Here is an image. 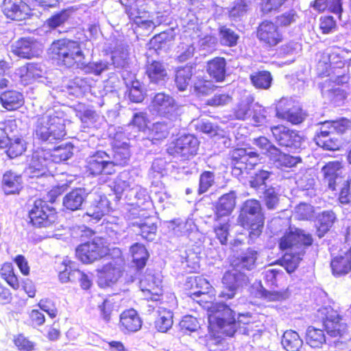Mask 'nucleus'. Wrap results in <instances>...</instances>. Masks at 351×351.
Returning <instances> with one entry per match:
<instances>
[{"label": "nucleus", "mask_w": 351, "mask_h": 351, "mask_svg": "<svg viewBox=\"0 0 351 351\" xmlns=\"http://www.w3.org/2000/svg\"><path fill=\"white\" fill-rule=\"evenodd\" d=\"M169 165L170 164L167 163L165 159L157 158L152 162L150 175L154 178L162 177L167 173V170Z\"/></svg>", "instance_id": "obj_60"}, {"label": "nucleus", "mask_w": 351, "mask_h": 351, "mask_svg": "<svg viewBox=\"0 0 351 351\" xmlns=\"http://www.w3.org/2000/svg\"><path fill=\"white\" fill-rule=\"evenodd\" d=\"M137 185L128 172H123L115 182L114 191L117 195H120L123 192H127L126 195L129 197L131 191Z\"/></svg>", "instance_id": "obj_34"}, {"label": "nucleus", "mask_w": 351, "mask_h": 351, "mask_svg": "<svg viewBox=\"0 0 351 351\" xmlns=\"http://www.w3.org/2000/svg\"><path fill=\"white\" fill-rule=\"evenodd\" d=\"M110 64L107 61L99 60L97 62H90L86 64L83 63L80 65L82 71L86 73L94 74L95 75H99L103 72L109 69Z\"/></svg>", "instance_id": "obj_52"}, {"label": "nucleus", "mask_w": 351, "mask_h": 351, "mask_svg": "<svg viewBox=\"0 0 351 351\" xmlns=\"http://www.w3.org/2000/svg\"><path fill=\"white\" fill-rule=\"evenodd\" d=\"M141 215L145 218L133 223V226L137 228L135 231L138 232L143 239L152 241L155 239L157 229L154 219L145 215V213H142Z\"/></svg>", "instance_id": "obj_27"}, {"label": "nucleus", "mask_w": 351, "mask_h": 351, "mask_svg": "<svg viewBox=\"0 0 351 351\" xmlns=\"http://www.w3.org/2000/svg\"><path fill=\"white\" fill-rule=\"evenodd\" d=\"M0 148H7L6 153L10 158L21 156L26 149V143L21 137H0Z\"/></svg>", "instance_id": "obj_25"}, {"label": "nucleus", "mask_w": 351, "mask_h": 351, "mask_svg": "<svg viewBox=\"0 0 351 351\" xmlns=\"http://www.w3.org/2000/svg\"><path fill=\"white\" fill-rule=\"evenodd\" d=\"M250 80L256 88L267 89L271 86L272 77L269 72L263 71L252 74Z\"/></svg>", "instance_id": "obj_49"}, {"label": "nucleus", "mask_w": 351, "mask_h": 351, "mask_svg": "<svg viewBox=\"0 0 351 351\" xmlns=\"http://www.w3.org/2000/svg\"><path fill=\"white\" fill-rule=\"evenodd\" d=\"M31 222L38 228L51 226L57 219L55 210L50 208L45 201L36 199L29 212Z\"/></svg>", "instance_id": "obj_12"}, {"label": "nucleus", "mask_w": 351, "mask_h": 351, "mask_svg": "<svg viewBox=\"0 0 351 351\" xmlns=\"http://www.w3.org/2000/svg\"><path fill=\"white\" fill-rule=\"evenodd\" d=\"M272 150L273 153L271 152V156L269 159L278 168H291L302 162L300 156H293L285 154L278 147Z\"/></svg>", "instance_id": "obj_28"}, {"label": "nucleus", "mask_w": 351, "mask_h": 351, "mask_svg": "<svg viewBox=\"0 0 351 351\" xmlns=\"http://www.w3.org/2000/svg\"><path fill=\"white\" fill-rule=\"evenodd\" d=\"M110 250L102 238L81 244L76 249L77 257L84 263H92L108 255Z\"/></svg>", "instance_id": "obj_9"}, {"label": "nucleus", "mask_w": 351, "mask_h": 351, "mask_svg": "<svg viewBox=\"0 0 351 351\" xmlns=\"http://www.w3.org/2000/svg\"><path fill=\"white\" fill-rule=\"evenodd\" d=\"M193 87L195 93L197 96L208 95L212 93L215 88V86L212 81L205 79L201 75L195 76Z\"/></svg>", "instance_id": "obj_41"}, {"label": "nucleus", "mask_w": 351, "mask_h": 351, "mask_svg": "<svg viewBox=\"0 0 351 351\" xmlns=\"http://www.w3.org/2000/svg\"><path fill=\"white\" fill-rule=\"evenodd\" d=\"M12 51L22 58H37L43 53L42 45L35 40L21 38L12 45Z\"/></svg>", "instance_id": "obj_16"}, {"label": "nucleus", "mask_w": 351, "mask_h": 351, "mask_svg": "<svg viewBox=\"0 0 351 351\" xmlns=\"http://www.w3.org/2000/svg\"><path fill=\"white\" fill-rule=\"evenodd\" d=\"M173 126L170 122H157L149 129L150 137L153 141H159L167 137L170 128Z\"/></svg>", "instance_id": "obj_46"}, {"label": "nucleus", "mask_w": 351, "mask_h": 351, "mask_svg": "<svg viewBox=\"0 0 351 351\" xmlns=\"http://www.w3.org/2000/svg\"><path fill=\"white\" fill-rule=\"evenodd\" d=\"M3 189L5 194L18 193L21 187V177L12 171L6 172L3 177Z\"/></svg>", "instance_id": "obj_38"}, {"label": "nucleus", "mask_w": 351, "mask_h": 351, "mask_svg": "<svg viewBox=\"0 0 351 351\" xmlns=\"http://www.w3.org/2000/svg\"><path fill=\"white\" fill-rule=\"evenodd\" d=\"M146 73L152 84L164 85L167 78V73L164 65L158 61L148 63L146 68Z\"/></svg>", "instance_id": "obj_31"}, {"label": "nucleus", "mask_w": 351, "mask_h": 351, "mask_svg": "<svg viewBox=\"0 0 351 351\" xmlns=\"http://www.w3.org/2000/svg\"><path fill=\"white\" fill-rule=\"evenodd\" d=\"M232 174L239 176L256 163L258 154L251 149L237 148L230 153Z\"/></svg>", "instance_id": "obj_10"}, {"label": "nucleus", "mask_w": 351, "mask_h": 351, "mask_svg": "<svg viewBox=\"0 0 351 351\" xmlns=\"http://www.w3.org/2000/svg\"><path fill=\"white\" fill-rule=\"evenodd\" d=\"M90 192L85 188L78 187L67 193L63 198V206L67 210H80Z\"/></svg>", "instance_id": "obj_22"}, {"label": "nucleus", "mask_w": 351, "mask_h": 351, "mask_svg": "<svg viewBox=\"0 0 351 351\" xmlns=\"http://www.w3.org/2000/svg\"><path fill=\"white\" fill-rule=\"evenodd\" d=\"M150 111L169 119L176 118L178 106L173 97L163 92L155 94L149 104Z\"/></svg>", "instance_id": "obj_14"}, {"label": "nucleus", "mask_w": 351, "mask_h": 351, "mask_svg": "<svg viewBox=\"0 0 351 351\" xmlns=\"http://www.w3.org/2000/svg\"><path fill=\"white\" fill-rule=\"evenodd\" d=\"M271 172L260 169L251 177L250 185L256 191L263 190L265 185V181L269 178Z\"/></svg>", "instance_id": "obj_53"}, {"label": "nucleus", "mask_w": 351, "mask_h": 351, "mask_svg": "<svg viewBox=\"0 0 351 351\" xmlns=\"http://www.w3.org/2000/svg\"><path fill=\"white\" fill-rule=\"evenodd\" d=\"M306 341L313 348H319L326 343V337L322 330L309 326L306 334Z\"/></svg>", "instance_id": "obj_40"}, {"label": "nucleus", "mask_w": 351, "mask_h": 351, "mask_svg": "<svg viewBox=\"0 0 351 351\" xmlns=\"http://www.w3.org/2000/svg\"><path fill=\"white\" fill-rule=\"evenodd\" d=\"M249 313L241 314L236 322L234 313L225 304L216 302L208 307V320L210 324H216L222 333L232 337L237 332L246 335H254L252 325L250 324Z\"/></svg>", "instance_id": "obj_1"}, {"label": "nucleus", "mask_w": 351, "mask_h": 351, "mask_svg": "<svg viewBox=\"0 0 351 351\" xmlns=\"http://www.w3.org/2000/svg\"><path fill=\"white\" fill-rule=\"evenodd\" d=\"M73 147L71 144L60 145L52 150H48L52 167L55 163H60L69 159L73 155Z\"/></svg>", "instance_id": "obj_37"}, {"label": "nucleus", "mask_w": 351, "mask_h": 351, "mask_svg": "<svg viewBox=\"0 0 351 351\" xmlns=\"http://www.w3.org/2000/svg\"><path fill=\"white\" fill-rule=\"evenodd\" d=\"M350 127V121L347 119H341L336 121H326L321 123L320 130L315 138L324 139L335 132L337 134L343 133Z\"/></svg>", "instance_id": "obj_26"}, {"label": "nucleus", "mask_w": 351, "mask_h": 351, "mask_svg": "<svg viewBox=\"0 0 351 351\" xmlns=\"http://www.w3.org/2000/svg\"><path fill=\"white\" fill-rule=\"evenodd\" d=\"M304 114L302 109L296 105H294L282 119H285L292 124H298L303 121Z\"/></svg>", "instance_id": "obj_64"}, {"label": "nucleus", "mask_w": 351, "mask_h": 351, "mask_svg": "<svg viewBox=\"0 0 351 351\" xmlns=\"http://www.w3.org/2000/svg\"><path fill=\"white\" fill-rule=\"evenodd\" d=\"M113 152V158H111V162L113 163V167L115 168V166L117 165L124 166L128 162L130 152L126 143H123L121 146L115 145L114 147Z\"/></svg>", "instance_id": "obj_44"}, {"label": "nucleus", "mask_w": 351, "mask_h": 351, "mask_svg": "<svg viewBox=\"0 0 351 351\" xmlns=\"http://www.w3.org/2000/svg\"><path fill=\"white\" fill-rule=\"evenodd\" d=\"M53 58L61 61L65 66L71 67L75 64L79 67L83 64L84 56L79 43L76 41L62 39L53 42L51 47Z\"/></svg>", "instance_id": "obj_5"}, {"label": "nucleus", "mask_w": 351, "mask_h": 351, "mask_svg": "<svg viewBox=\"0 0 351 351\" xmlns=\"http://www.w3.org/2000/svg\"><path fill=\"white\" fill-rule=\"evenodd\" d=\"M0 275L12 289L16 290L19 288V282L14 274V267L11 263H5L1 266Z\"/></svg>", "instance_id": "obj_48"}, {"label": "nucleus", "mask_w": 351, "mask_h": 351, "mask_svg": "<svg viewBox=\"0 0 351 351\" xmlns=\"http://www.w3.org/2000/svg\"><path fill=\"white\" fill-rule=\"evenodd\" d=\"M271 132L279 146L291 152H297L301 148L304 138L300 132L291 130L283 125L271 127Z\"/></svg>", "instance_id": "obj_7"}, {"label": "nucleus", "mask_w": 351, "mask_h": 351, "mask_svg": "<svg viewBox=\"0 0 351 351\" xmlns=\"http://www.w3.org/2000/svg\"><path fill=\"white\" fill-rule=\"evenodd\" d=\"M70 12L67 10H63L48 19L47 24L50 28L55 29L63 25L68 20Z\"/></svg>", "instance_id": "obj_61"}, {"label": "nucleus", "mask_w": 351, "mask_h": 351, "mask_svg": "<svg viewBox=\"0 0 351 351\" xmlns=\"http://www.w3.org/2000/svg\"><path fill=\"white\" fill-rule=\"evenodd\" d=\"M296 183L298 186L302 190L309 191L308 195H314L313 188L315 184V180L311 173L306 172L298 178Z\"/></svg>", "instance_id": "obj_57"}, {"label": "nucleus", "mask_w": 351, "mask_h": 351, "mask_svg": "<svg viewBox=\"0 0 351 351\" xmlns=\"http://www.w3.org/2000/svg\"><path fill=\"white\" fill-rule=\"evenodd\" d=\"M1 10L11 20L23 21L29 15L30 9L22 0H3Z\"/></svg>", "instance_id": "obj_18"}, {"label": "nucleus", "mask_w": 351, "mask_h": 351, "mask_svg": "<svg viewBox=\"0 0 351 351\" xmlns=\"http://www.w3.org/2000/svg\"><path fill=\"white\" fill-rule=\"evenodd\" d=\"M312 242L311 237L300 229H296L295 232L291 231L281 238L280 248L282 250L289 251L284 255L281 261L282 265L288 273L293 272L298 267L304 252V246L311 245Z\"/></svg>", "instance_id": "obj_2"}, {"label": "nucleus", "mask_w": 351, "mask_h": 351, "mask_svg": "<svg viewBox=\"0 0 351 351\" xmlns=\"http://www.w3.org/2000/svg\"><path fill=\"white\" fill-rule=\"evenodd\" d=\"M229 224L226 218L217 221L214 230L217 238L222 245L227 243L228 236L229 235Z\"/></svg>", "instance_id": "obj_54"}, {"label": "nucleus", "mask_w": 351, "mask_h": 351, "mask_svg": "<svg viewBox=\"0 0 351 351\" xmlns=\"http://www.w3.org/2000/svg\"><path fill=\"white\" fill-rule=\"evenodd\" d=\"M194 282L195 284V287L197 289V291L191 293V295L194 296V299L195 298L199 297L202 295H206L209 293L212 289V287L209 282L202 276L196 277L194 279Z\"/></svg>", "instance_id": "obj_59"}, {"label": "nucleus", "mask_w": 351, "mask_h": 351, "mask_svg": "<svg viewBox=\"0 0 351 351\" xmlns=\"http://www.w3.org/2000/svg\"><path fill=\"white\" fill-rule=\"evenodd\" d=\"M241 225L250 230L249 236L254 239L258 237L264 224V217L261 206L256 199H247L244 203L239 217Z\"/></svg>", "instance_id": "obj_4"}, {"label": "nucleus", "mask_w": 351, "mask_h": 351, "mask_svg": "<svg viewBox=\"0 0 351 351\" xmlns=\"http://www.w3.org/2000/svg\"><path fill=\"white\" fill-rule=\"evenodd\" d=\"M257 259V252L250 248L243 252L240 256L239 265L242 268L252 270L255 267Z\"/></svg>", "instance_id": "obj_55"}, {"label": "nucleus", "mask_w": 351, "mask_h": 351, "mask_svg": "<svg viewBox=\"0 0 351 351\" xmlns=\"http://www.w3.org/2000/svg\"><path fill=\"white\" fill-rule=\"evenodd\" d=\"M324 183L330 189L336 190L337 184L341 181V165L339 162H330L322 169Z\"/></svg>", "instance_id": "obj_24"}, {"label": "nucleus", "mask_w": 351, "mask_h": 351, "mask_svg": "<svg viewBox=\"0 0 351 351\" xmlns=\"http://www.w3.org/2000/svg\"><path fill=\"white\" fill-rule=\"evenodd\" d=\"M235 199L234 192L226 193L219 199L216 206V221L223 217H227L232 213L235 206Z\"/></svg>", "instance_id": "obj_30"}, {"label": "nucleus", "mask_w": 351, "mask_h": 351, "mask_svg": "<svg viewBox=\"0 0 351 351\" xmlns=\"http://www.w3.org/2000/svg\"><path fill=\"white\" fill-rule=\"evenodd\" d=\"M129 197H134L135 202H132L133 204L136 205L139 208L143 206L141 210L143 213H145V210L151 206L150 197L147 190L139 185H137L131 191Z\"/></svg>", "instance_id": "obj_42"}, {"label": "nucleus", "mask_w": 351, "mask_h": 351, "mask_svg": "<svg viewBox=\"0 0 351 351\" xmlns=\"http://www.w3.org/2000/svg\"><path fill=\"white\" fill-rule=\"evenodd\" d=\"M158 317L155 321V327L158 331L166 332L173 325V313L164 307L159 306L158 309Z\"/></svg>", "instance_id": "obj_39"}, {"label": "nucleus", "mask_w": 351, "mask_h": 351, "mask_svg": "<svg viewBox=\"0 0 351 351\" xmlns=\"http://www.w3.org/2000/svg\"><path fill=\"white\" fill-rule=\"evenodd\" d=\"M263 195L267 208L269 210L276 209L279 203V190L270 186L265 189Z\"/></svg>", "instance_id": "obj_56"}, {"label": "nucleus", "mask_w": 351, "mask_h": 351, "mask_svg": "<svg viewBox=\"0 0 351 351\" xmlns=\"http://www.w3.org/2000/svg\"><path fill=\"white\" fill-rule=\"evenodd\" d=\"M322 138V136H321V138H315V142L318 146L324 149L335 151L339 149L341 146V141L335 136H332V135L324 137V139Z\"/></svg>", "instance_id": "obj_58"}, {"label": "nucleus", "mask_w": 351, "mask_h": 351, "mask_svg": "<svg viewBox=\"0 0 351 351\" xmlns=\"http://www.w3.org/2000/svg\"><path fill=\"white\" fill-rule=\"evenodd\" d=\"M322 315L323 325L330 337L337 338L333 343L336 347L349 339L347 324L342 322L337 311L330 306H326L319 310Z\"/></svg>", "instance_id": "obj_6"}, {"label": "nucleus", "mask_w": 351, "mask_h": 351, "mask_svg": "<svg viewBox=\"0 0 351 351\" xmlns=\"http://www.w3.org/2000/svg\"><path fill=\"white\" fill-rule=\"evenodd\" d=\"M130 252L132 255L133 261L138 267H143L146 264L148 253L145 247L139 243H135L130 247Z\"/></svg>", "instance_id": "obj_51"}, {"label": "nucleus", "mask_w": 351, "mask_h": 351, "mask_svg": "<svg viewBox=\"0 0 351 351\" xmlns=\"http://www.w3.org/2000/svg\"><path fill=\"white\" fill-rule=\"evenodd\" d=\"M226 66V60L217 57L208 62L206 70L210 76L217 82H221L225 78Z\"/></svg>", "instance_id": "obj_33"}, {"label": "nucleus", "mask_w": 351, "mask_h": 351, "mask_svg": "<svg viewBox=\"0 0 351 351\" xmlns=\"http://www.w3.org/2000/svg\"><path fill=\"white\" fill-rule=\"evenodd\" d=\"M123 261L118 258L117 264L110 262L99 271V284L100 286H110L116 282L122 274Z\"/></svg>", "instance_id": "obj_21"}, {"label": "nucleus", "mask_w": 351, "mask_h": 351, "mask_svg": "<svg viewBox=\"0 0 351 351\" xmlns=\"http://www.w3.org/2000/svg\"><path fill=\"white\" fill-rule=\"evenodd\" d=\"M90 197L92 200L86 214L97 221L108 213L110 203L105 195L96 193H90Z\"/></svg>", "instance_id": "obj_20"}, {"label": "nucleus", "mask_w": 351, "mask_h": 351, "mask_svg": "<svg viewBox=\"0 0 351 351\" xmlns=\"http://www.w3.org/2000/svg\"><path fill=\"white\" fill-rule=\"evenodd\" d=\"M141 291L145 293L147 300L157 302L162 294V280L160 275L146 274L140 280Z\"/></svg>", "instance_id": "obj_17"}, {"label": "nucleus", "mask_w": 351, "mask_h": 351, "mask_svg": "<svg viewBox=\"0 0 351 351\" xmlns=\"http://www.w3.org/2000/svg\"><path fill=\"white\" fill-rule=\"evenodd\" d=\"M49 157L48 150L43 149L35 150L29 161L25 173L32 178L48 176L49 173L53 168Z\"/></svg>", "instance_id": "obj_11"}, {"label": "nucleus", "mask_w": 351, "mask_h": 351, "mask_svg": "<svg viewBox=\"0 0 351 351\" xmlns=\"http://www.w3.org/2000/svg\"><path fill=\"white\" fill-rule=\"evenodd\" d=\"M332 274L340 276L348 274L351 271V247L343 254L334 257L330 263Z\"/></svg>", "instance_id": "obj_29"}, {"label": "nucleus", "mask_w": 351, "mask_h": 351, "mask_svg": "<svg viewBox=\"0 0 351 351\" xmlns=\"http://www.w3.org/2000/svg\"><path fill=\"white\" fill-rule=\"evenodd\" d=\"M87 171L94 176H110L116 172L111 162V156L106 152L99 150L93 152L86 160Z\"/></svg>", "instance_id": "obj_8"}, {"label": "nucleus", "mask_w": 351, "mask_h": 351, "mask_svg": "<svg viewBox=\"0 0 351 351\" xmlns=\"http://www.w3.org/2000/svg\"><path fill=\"white\" fill-rule=\"evenodd\" d=\"M191 66H184L178 69L176 73L175 83L178 89L180 91L186 90L192 77Z\"/></svg>", "instance_id": "obj_45"}, {"label": "nucleus", "mask_w": 351, "mask_h": 351, "mask_svg": "<svg viewBox=\"0 0 351 351\" xmlns=\"http://www.w3.org/2000/svg\"><path fill=\"white\" fill-rule=\"evenodd\" d=\"M259 40L269 46H276L282 40V35L276 24L265 21L259 25L257 31Z\"/></svg>", "instance_id": "obj_19"}, {"label": "nucleus", "mask_w": 351, "mask_h": 351, "mask_svg": "<svg viewBox=\"0 0 351 351\" xmlns=\"http://www.w3.org/2000/svg\"><path fill=\"white\" fill-rule=\"evenodd\" d=\"M137 185L128 172H123L115 182L114 191L117 195H120L123 192H127L126 195L129 197L131 191Z\"/></svg>", "instance_id": "obj_35"}, {"label": "nucleus", "mask_w": 351, "mask_h": 351, "mask_svg": "<svg viewBox=\"0 0 351 351\" xmlns=\"http://www.w3.org/2000/svg\"><path fill=\"white\" fill-rule=\"evenodd\" d=\"M335 219V214L331 210L324 211L318 216L317 235L319 238L324 237L325 233L329 230Z\"/></svg>", "instance_id": "obj_43"}, {"label": "nucleus", "mask_w": 351, "mask_h": 351, "mask_svg": "<svg viewBox=\"0 0 351 351\" xmlns=\"http://www.w3.org/2000/svg\"><path fill=\"white\" fill-rule=\"evenodd\" d=\"M281 343L287 351H299L303 341L297 332L290 330L283 334Z\"/></svg>", "instance_id": "obj_36"}, {"label": "nucleus", "mask_w": 351, "mask_h": 351, "mask_svg": "<svg viewBox=\"0 0 351 351\" xmlns=\"http://www.w3.org/2000/svg\"><path fill=\"white\" fill-rule=\"evenodd\" d=\"M142 319L133 308L125 310L120 315V328L128 332H135L142 326Z\"/></svg>", "instance_id": "obj_23"}, {"label": "nucleus", "mask_w": 351, "mask_h": 351, "mask_svg": "<svg viewBox=\"0 0 351 351\" xmlns=\"http://www.w3.org/2000/svg\"><path fill=\"white\" fill-rule=\"evenodd\" d=\"M247 282L248 278L242 272L236 269L226 271L222 278L226 289L221 293L220 296L227 299L233 298L237 289L247 285Z\"/></svg>", "instance_id": "obj_15"}, {"label": "nucleus", "mask_w": 351, "mask_h": 351, "mask_svg": "<svg viewBox=\"0 0 351 351\" xmlns=\"http://www.w3.org/2000/svg\"><path fill=\"white\" fill-rule=\"evenodd\" d=\"M253 144L256 145L261 152L263 154L267 155L269 158L271 156V152L273 153V149H276L274 145H273L266 137L261 136L257 138H254Z\"/></svg>", "instance_id": "obj_63"}, {"label": "nucleus", "mask_w": 351, "mask_h": 351, "mask_svg": "<svg viewBox=\"0 0 351 351\" xmlns=\"http://www.w3.org/2000/svg\"><path fill=\"white\" fill-rule=\"evenodd\" d=\"M252 98L247 97L237 104L234 110V115L237 119L245 120L252 115Z\"/></svg>", "instance_id": "obj_47"}, {"label": "nucleus", "mask_w": 351, "mask_h": 351, "mask_svg": "<svg viewBox=\"0 0 351 351\" xmlns=\"http://www.w3.org/2000/svg\"><path fill=\"white\" fill-rule=\"evenodd\" d=\"M251 116L254 125H262L266 121V109L258 103H253Z\"/></svg>", "instance_id": "obj_62"}, {"label": "nucleus", "mask_w": 351, "mask_h": 351, "mask_svg": "<svg viewBox=\"0 0 351 351\" xmlns=\"http://www.w3.org/2000/svg\"><path fill=\"white\" fill-rule=\"evenodd\" d=\"M239 36L232 29L222 26L219 28V39L222 45L234 47L237 45Z\"/></svg>", "instance_id": "obj_50"}, {"label": "nucleus", "mask_w": 351, "mask_h": 351, "mask_svg": "<svg viewBox=\"0 0 351 351\" xmlns=\"http://www.w3.org/2000/svg\"><path fill=\"white\" fill-rule=\"evenodd\" d=\"M0 101L3 108L8 110H14L23 104V96L18 91L8 90L1 94Z\"/></svg>", "instance_id": "obj_32"}, {"label": "nucleus", "mask_w": 351, "mask_h": 351, "mask_svg": "<svg viewBox=\"0 0 351 351\" xmlns=\"http://www.w3.org/2000/svg\"><path fill=\"white\" fill-rule=\"evenodd\" d=\"M198 145V141L194 136L184 135L171 143L167 148V152L174 157L188 160L197 154Z\"/></svg>", "instance_id": "obj_13"}, {"label": "nucleus", "mask_w": 351, "mask_h": 351, "mask_svg": "<svg viewBox=\"0 0 351 351\" xmlns=\"http://www.w3.org/2000/svg\"><path fill=\"white\" fill-rule=\"evenodd\" d=\"M64 114L53 109L48 110L38 117L34 125V134L36 138L54 143L66 135Z\"/></svg>", "instance_id": "obj_3"}]
</instances>
